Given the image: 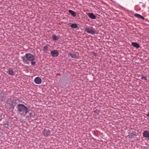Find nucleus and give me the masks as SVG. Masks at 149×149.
Returning <instances> with one entry per match:
<instances>
[{"label": "nucleus", "instance_id": "17", "mask_svg": "<svg viewBox=\"0 0 149 149\" xmlns=\"http://www.w3.org/2000/svg\"><path fill=\"white\" fill-rule=\"evenodd\" d=\"M53 40L56 41L59 39V37L55 35H54L52 36V37Z\"/></svg>", "mask_w": 149, "mask_h": 149}, {"label": "nucleus", "instance_id": "23", "mask_svg": "<svg viewBox=\"0 0 149 149\" xmlns=\"http://www.w3.org/2000/svg\"><path fill=\"white\" fill-rule=\"evenodd\" d=\"M146 116L147 117H149V113L146 114Z\"/></svg>", "mask_w": 149, "mask_h": 149}, {"label": "nucleus", "instance_id": "4", "mask_svg": "<svg viewBox=\"0 0 149 149\" xmlns=\"http://www.w3.org/2000/svg\"><path fill=\"white\" fill-rule=\"evenodd\" d=\"M15 105V103L11 100L8 101L6 106L8 107L9 109H13L14 108V106Z\"/></svg>", "mask_w": 149, "mask_h": 149}, {"label": "nucleus", "instance_id": "19", "mask_svg": "<svg viewBox=\"0 0 149 149\" xmlns=\"http://www.w3.org/2000/svg\"><path fill=\"white\" fill-rule=\"evenodd\" d=\"M141 79H144L145 80H147V78H146V77H145V76H143V77H141Z\"/></svg>", "mask_w": 149, "mask_h": 149}, {"label": "nucleus", "instance_id": "14", "mask_svg": "<svg viewBox=\"0 0 149 149\" xmlns=\"http://www.w3.org/2000/svg\"><path fill=\"white\" fill-rule=\"evenodd\" d=\"M69 13L71 14V15L74 17H75L76 15V14L75 12L71 10H68Z\"/></svg>", "mask_w": 149, "mask_h": 149}, {"label": "nucleus", "instance_id": "7", "mask_svg": "<svg viewBox=\"0 0 149 149\" xmlns=\"http://www.w3.org/2000/svg\"><path fill=\"white\" fill-rule=\"evenodd\" d=\"M143 136L149 140V132L148 131L146 130L144 131L143 132Z\"/></svg>", "mask_w": 149, "mask_h": 149}, {"label": "nucleus", "instance_id": "1", "mask_svg": "<svg viewBox=\"0 0 149 149\" xmlns=\"http://www.w3.org/2000/svg\"><path fill=\"white\" fill-rule=\"evenodd\" d=\"M17 108L20 115L23 116H25L29 111L28 108L24 105L19 104L17 105Z\"/></svg>", "mask_w": 149, "mask_h": 149}, {"label": "nucleus", "instance_id": "8", "mask_svg": "<svg viewBox=\"0 0 149 149\" xmlns=\"http://www.w3.org/2000/svg\"><path fill=\"white\" fill-rule=\"evenodd\" d=\"M51 54L53 56L56 57L58 55V53L57 51L54 50L51 52Z\"/></svg>", "mask_w": 149, "mask_h": 149}, {"label": "nucleus", "instance_id": "13", "mask_svg": "<svg viewBox=\"0 0 149 149\" xmlns=\"http://www.w3.org/2000/svg\"><path fill=\"white\" fill-rule=\"evenodd\" d=\"M68 56H71L72 58H76L77 57L76 55L74 53H70L68 54Z\"/></svg>", "mask_w": 149, "mask_h": 149}, {"label": "nucleus", "instance_id": "21", "mask_svg": "<svg viewBox=\"0 0 149 149\" xmlns=\"http://www.w3.org/2000/svg\"><path fill=\"white\" fill-rule=\"evenodd\" d=\"M31 61V64L32 65H35L36 64V63L35 62H34L33 61Z\"/></svg>", "mask_w": 149, "mask_h": 149}, {"label": "nucleus", "instance_id": "10", "mask_svg": "<svg viewBox=\"0 0 149 149\" xmlns=\"http://www.w3.org/2000/svg\"><path fill=\"white\" fill-rule=\"evenodd\" d=\"M88 15L91 19H96V16L92 13H88Z\"/></svg>", "mask_w": 149, "mask_h": 149}, {"label": "nucleus", "instance_id": "20", "mask_svg": "<svg viewBox=\"0 0 149 149\" xmlns=\"http://www.w3.org/2000/svg\"><path fill=\"white\" fill-rule=\"evenodd\" d=\"M33 112H31L30 113V117H33Z\"/></svg>", "mask_w": 149, "mask_h": 149}, {"label": "nucleus", "instance_id": "11", "mask_svg": "<svg viewBox=\"0 0 149 149\" xmlns=\"http://www.w3.org/2000/svg\"><path fill=\"white\" fill-rule=\"evenodd\" d=\"M132 45L134 47H136L137 48H138L140 47V46L139 44L136 42H132Z\"/></svg>", "mask_w": 149, "mask_h": 149}, {"label": "nucleus", "instance_id": "5", "mask_svg": "<svg viewBox=\"0 0 149 149\" xmlns=\"http://www.w3.org/2000/svg\"><path fill=\"white\" fill-rule=\"evenodd\" d=\"M43 133L45 136H47L50 135V131L49 130L44 129Z\"/></svg>", "mask_w": 149, "mask_h": 149}, {"label": "nucleus", "instance_id": "2", "mask_svg": "<svg viewBox=\"0 0 149 149\" xmlns=\"http://www.w3.org/2000/svg\"><path fill=\"white\" fill-rule=\"evenodd\" d=\"M22 58L23 62L27 64L29 63V61H33L35 60L34 56L29 53L26 54Z\"/></svg>", "mask_w": 149, "mask_h": 149}, {"label": "nucleus", "instance_id": "12", "mask_svg": "<svg viewBox=\"0 0 149 149\" xmlns=\"http://www.w3.org/2000/svg\"><path fill=\"white\" fill-rule=\"evenodd\" d=\"M134 16L140 19L143 20L145 19L144 18L140 15L138 14H135L134 15Z\"/></svg>", "mask_w": 149, "mask_h": 149}, {"label": "nucleus", "instance_id": "9", "mask_svg": "<svg viewBox=\"0 0 149 149\" xmlns=\"http://www.w3.org/2000/svg\"><path fill=\"white\" fill-rule=\"evenodd\" d=\"M6 72L9 75L12 76L14 75V72H13V70L11 68L7 70V71H6Z\"/></svg>", "mask_w": 149, "mask_h": 149}, {"label": "nucleus", "instance_id": "15", "mask_svg": "<svg viewBox=\"0 0 149 149\" xmlns=\"http://www.w3.org/2000/svg\"><path fill=\"white\" fill-rule=\"evenodd\" d=\"M49 49V46L48 45H46L44 46L43 48V50L44 51V52H46L48 51V49Z\"/></svg>", "mask_w": 149, "mask_h": 149}, {"label": "nucleus", "instance_id": "6", "mask_svg": "<svg viewBox=\"0 0 149 149\" xmlns=\"http://www.w3.org/2000/svg\"><path fill=\"white\" fill-rule=\"evenodd\" d=\"M34 82L36 84H40L42 82V80L39 77H37L35 78Z\"/></svg>", "mask_w": 149, "mask_h": 149}, {"label": "nucleus", "instance_id": "16", "mask_svg": "<svg viewBox=\"0 0 149 149\" xmlns=\"http://www.w3.org/2000/svg\"><path fill=\"white\" fill-rule=\"evenodd\" d=\"M70 26L72 28L76 29L78 28V26L77 24H72L70 25Z\"/></svg>", "mask_w": 149, "mask_h": 149}, {"label": "nucleus", "instance_id": "3", "mask_svg": "<svg viewBox=\"0 0 149 149\" xmlns=\"http://www.w3.org/2000/svg\"><path fill=\"white\" fill-rule=\"evenodd\" d=\"M85 31L88 33L92 34H95L96 31L95 29L92 26H88L85 28Z\"/></svg>", "mask_w": 149, "mask_h": 149}, {"label": "nucleus", "instance_id": "18", "mask_svg": "<svg viewBox=\"0 0 149 149\" xmlns=\"http://www.w3.org/2000/svg\"><path fill=\"white\" fill-rule=\"evenodd\" d=\"M3 93H1V94H0V95H3ZM3 97H2V96L0 97V100H1V101H3Z\"/></svg>", "mask_w": 149, "mask_h": 149}, {"label": "nucleus", "instance_id": "22", "mask_svg": "<svg viewBox=\"0 0 149 149\" xmlns=\"http://www.w3.org/2000/svg\"><path fill=\"white\" fill-rule=\"evenodd\" d=\"M95 112L96 113H97V114H98V112H99V111H98L97 110H96L95 111Z\"/></svg>", "mask_w": 149, "mask_h": 149}]
</instances>
